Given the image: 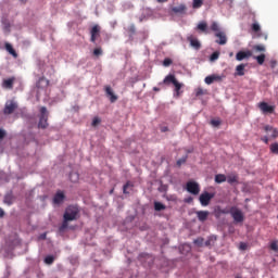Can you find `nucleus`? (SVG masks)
I'll return each mask as SVG.
<instances>
[{
	"label": "nucleus",
	"mask_w": 278,
	"mask_h": 278,
	"mask_svg": "<svg viewBox=\"0 0 278 278\" xmlns=\"http://www.w3.org/2000/svg\"><path fill=\"white\" fill-rule=\"evenodd\" d=\"M226 181L230 185L238 184L237 174H229L228 176H226Z\"/></svg>",
	"instance_id": "nucleus-21"
},
{
	"label": "nucleus",
	"mask_w": 278,
	"mask_h": 278,
	"mask_svg": "<svg viewBox=\"0 0 278 278\" xmlns=\"http://www.w3.org/2000/svg\"><path fill=\"white\" fill-rule=\"evenodd\" d=\"M261 140H262L263 142H265V144H268V137H267V136L262 137Z\"/></svg>",
	"instance_id": "nucleus-52"
},
{
	"label": "nucleus",
	"mask_w": 278,
	"mask_h": 278,
	"mask_svg": "<svg viewBox=\"0 0 278 278\" xmlns=\"http://www.w3.org/2000/svg\"><path fill=\"white\" fill-rule=\"evenodd\" d=\"M17 109H18V103H16V101L14 100H9L4 105L3 114L5 115L14 114L15 110Z\"/></svg>",
	"instance_id": "nucleus-5"
},
{
	"label": "nucleus",
	"mask_w": 278,
	"mask_h": 278,
	"mask_svg": "<svg viewBox=\"0 0 278 278\" xmlns=\"http://www.w3.org/2000/svg\"><path fill=\"white\" fill-rule=\"evenodd\" d=\"M2 138H5V130L0 129V140H2Z\"/></svg>",
	"instance_id": "nucleus-51"
},
{
	"label": "nucleus",
	"mask_w": 278,
	"mask_h": 278,
	"mask_svg": "<svg viewBox=\"0 0 278 278\" xmlns=\"http://www.w3.org/2000/svg\"><path fill=\"white\" fill-rule=\"evenodd\" d=\"M252 31H254V34H257L258 38H262V36H264L265 40H268V35H264L262 33V28L260 27V24L257 23L252 24Z\"/></svg>",
	"instance_id": "nucleus-13"
},
{
	"label": "nucleus",
	"mask_w": 278,
	"mask_h": 278,
	"mask_svg": "<svg viewBox=\"0 0 278 278\" xmlns=\"http://www.w3.org/2000/svg\"><path fill=\"white\" fill-rule=\"evenodd\" d=\"M105 92H106V96L110 98L111 103H116V101H118V97L116 94H114L112 87L106 86Z\"/></svg>",
	"instance_id": "nucleus-14"
},
{
	"label": "nucleus",
	"mask_w": 278,
	"mask_h": 278,
	"mask_svg": "<svg viewBox=\"0 0 278 278\" xmlns=\"http://www.w3.org/2000/svg\"><path fill=\"white\" fill-rule=\"evenodd\" d=\"M215 38H217L215 40L216 45H227V33H225V30H219L218 33H215Z\"/></svg>",
	"instance_id": "nucleus-8"
},
{
	"label": "nucleus",
	"mask_w": 278,
	"mask_h": 278,
	"mask_svg": "<svg viewBox=\"0 0 278 278\" xmlns=\"http://www.w3.org/2000/svg\"><path fill=\"white\" fill-rule=\"evenodd\" d=\"M197 29H199L203 34H210V30L207 29V23L206 22H200L197 26Z\"/></svg>",
	"instance_id": "nucleus-19"
},
{
	"label": "nucleus",
	"mask_w": 278,
	"mask_h": 278,
	"mask_svg": "<svg viewBox=\"0 0 278 278\" xmlns=\"http://www.w3.org/2000/svg\"><path fill=\"white\" fill-rule=\"evenodd\" d=\"M269 149H270L271 153H274L275 155H278V143L277 142L271 143Z\"/></svg>",
	"instance_id": "nucleus-32"
},
{
	"label": "nucleus",
	"mask_w": 278,
	"mask_h": 278,
	"mask_svg": "<svg viewBox=\"0 0 278 278\" xmlns=\"http://www.w3.org/2000/svg\"><path fill=\"white\" fill-rule=\"evenodd\" d=\"M3 216H5V212L0 207V218H3Z\"/></svg>",
	"instance_id": "nucleus-54"
},
{
	"label": "nucleus",
	"mask_w": 278,
	"mask_h": 278,
	"mask_svg": "<svg viewBox=\"0 0 278 278\" xmlns=\"http://www.w3.org/2000/svg\"><path fill=\"white\" fill-rule=\"evenodd\" d=\"M187 40H188L190 47H192V49H195V51H199L201 49V41H199V39L197 37H194L193 35H189L187 37Z\"/></svg>",
	"instance_id": "nucleus-9"
},
{
	"label": "nucleus",
	"mask_w": 278,
	"mask_h": 278,
	"mask_svg": "<svg viewBox=\"0 0 278 278\" xmlns=\"http://www.w3.org/2000/svg\"><path fill=\"white\" fill-rule=\"evenodd\" d=\"M101 123V118H99V117H94L93 119H92V127H97V125H99Z\"/></svg>",
	"instance_id": "nucleus-42"
},
{
	"label": "nucleus",
	"mask_w": 278,
	"mask_h": 278,
	"mask_svg": "<svg viewBox=\"0 0 278 278\" xmlns=\"http://www.w3.org/2000/svg\"><path fill=\"white\" fill-rule=\"evenodd\" d=\"M129 36H134L136 34V25L131 24L127 29Z\"/></svg>",
	"instance_id": "nucleus-35"
},
{
	"label": "nucleus",
	"mask_w": 278,
	"mask_h": 278,
	"mask_svg": "<svg viewBox=\"0 0 278 278\" xmlns=\"http://www.w3.org/2000/svg\"><path fill=\"white\" fill-rule=\"evenodd\" d=\"M153 90H154V92H160V88H157V87H154Z\"/></svg>",
	"instance_id": "nucleus-57"
},
{
	"label": "nucleus",
	"mask_w": 278,
	"mask_h": 278,
	"mask_svg": "<svg viewBox=\"0 0 278 278\" xmlns=\"http://www.w3.org/2000/svg\"><path fill=\"white\" fill-rule=\"evenodd\" d=\"M172 12H174L175 14H184V12H186V4H179L172 8Z\"/></svg>",
	"instance_id": "nucleus-18"
},
{
	"label": "nucleus",
	"mask_w": 278,
	"mask_h": 278,
	"mask_svg": "<svg viewBox=\"0 0 278 278\" xmlns=\"http://www.w3.org/2000/svg\"><path fill=\"white\" fill-rule=\"evenodd\" d=\"M53 262H55V257L53 255H48L45 257V264H48L49 266H51Z\"/></svg>",
	"instance_id": "nucleus-30"
},
{
	"label": "nucleus",
	"mask_w": 278,
	"mask_h": 278,
	"mask_svg": "<svg viewBox=\"0 0 278 278\" xmlns=\"http://www.w3.org/2000/svg\"><path fill=\"white\" fill-rule=\"evenodd\" d=\"M254 51H261V52H264V51H266V47H264V46H254Z\"/></svg>",
	"instance_id": "nucleus-41"
},
{
	"label": "nucleus",
	"mask_w": 278,
	"mask_h": 278,
	"mask_svg": "<svg viewBox=\"0 0 278 278\" xmlns=\"http://www.w3.org/2000/svg\"><path fill=\"white\" fill-rule=\"evenodd\" d=\"M39 129H47L49 127V112L47 111V106L40 108V117L38 123Z\"/></svg>",
	"instance_id": "nucleus-2"
},
{
	"label": "nucleus",
	"mask_w": 278,
	"mask_h": 278,
	"mask_svg": "<svg viewBox=\"0 0 278 278\" xmlns=\"http://www.w3.org/2000/svg\"><path fill=\"white\" fill-rule=\"evenodd\" d=\"M248 247H249V245H248L247 243H244V242H241V243L239 244L240 251H247Z\"/></svg>",
	"instance_id": "nucleus-45"
},
{
	"label": "nucleus",
	"mask_w": 278,
	"mask_h": 278,
	"mask_svg": "<svg viewBox=\"0 0 278 278\" xmlns=\"http://www.w3.org/2000/svg\"><path fill=\"white\" fill-rule=\"evenodd\" d=\"M235 278H242V276H240V275H237Z\"/></svg>",
	"instance_id": "nucleus-61"
},
{
	"label": "nucleus",
	"mask_w": 278,
	"mask_h": 278,
	"mask_svg": "<svg viewBox=\"0 0 278 278\" xmlns=\"http://www.w3.org/2000/svg\"><path fill=\"white\" fill-rule=\"evenodd\" d=\"M252 55H253V53H251V51H239L236 54V60L238 62H242V60H247V59L251 58Z\"/></svg>",
	"instance_id": "nucleus-12"
},
{
	"label": "nucleus",
	"mask_w": 278,
	"mask_h": 278,
	"mask_svg": "<svg viewBox=\"0 0 278 278\" xmlns=\"http://www.w3.org/2000/svg\"><path fill=\"white\" fill-rule=\"evenodd\" d=\"M225 181H227V176H225V174L215 175V182L216 184H225Z\"/></svg>",
	"instance_id": "nucleus-23"
},
{
	"label": "nucleus",
	"mask_w": 278,
	"mask_h": 278,
	"mask_svg": "<svg viewBox=\"0 0 278 278\" xmlns=\"http://www.w3.org/2000/svg\"><path fill=\"white\" fill-rule=\"evenodd\" d=\"M4 203H7V205H12V195H5Z\"/></svg>",
	"instance_id": "nucleus-40"
},
{
	"label": "nucleus",
	"mask_w": 278,
	"mask_h": 278,
	"mask_svg": "<svg viewBox=\"0 0 278 278\" xmlns=\"http://www.w3.org/2000/svg\"><path fill=\"white\" fill-rule=\"evenodd\" d=\"M5 50L8 51V53H10V55L14 56V58H18V53H16V50H14V48L11 46V43H5L4 45Z\"/></svg>",
	"instance_id": "nucleus-20"
},
{
	"label": "nucleus",
	"mask_w": 278,
	"mask_h": 278,
	"mask_svg": "<svg viewBox=\"0 0 278 278\" xmlns=\"http://www.w3.org/2000/svg\"><path fill=\"white\" fill-rule=\"evenodd\" d=\"M177 81V78L175 77V75L169 74L167 75L162 83H160V86H162V84H164L165 86H170V84H174Z\"/></svg>",
	"instance_id": "nucleus-16"
},
{
	"label": "nucleus",
	"mask_w": 278,
	"mask_h": 278,
	"mask_svg": "<svg viewBox=\"0 0 278 278\" xmlns=\"http://www.w3.org/2000/svg\"><path fill=\"white\" fill-rule=\"evenodd\" d=\"M170 64H173L172 59H168V58L164 59L163 66L168 67V66H170Z\"/></svg>",
	"instance_id": "nucleus-36"
},
{
	"label": "nucleus",
	"mask_w": 278,
	"mask_h": 278,
	"mask_svg": "<svg viewBox=\"0 0 278 278\" xmlns=\"http://www.w3.org/2000/svg\"><path fill=\"white\" fill-rule=\"evenodd\" d=\"M277 136H278V130H277V128H274L271 130V138H277Z\"/></svg>",
	"instance_id": "nucleus-48"
},
{
	"label": "nucleus",
	"mask_w": 278,
	"mask_h": 278,
	"mask_svg": "<svg viewBox=\"0 0 278 278\" xmlns=\"http://www.w3.org/2000/svg\"><path fill=\"white\" fill-rule=\"evenodd\" d=\"M195 214H197V218H198V220H200V223H205V220H207V218L210 217L208 211H198V212H195Z\"/></svg>",
	"instance_id": "nucleus-15"
},
{
	"label": "nucleus",
	"mask_w": 278,
	"mask_h": 278,
	"mask_svg": "<svg viewBox=\"0 0 278 278\" xmlns=\"http://www.w3.org/2000/svg\"><path fill=\"white\" fill-rule=\"evenodd\" d=\"M255 60L257 61V64L262 66V64H264V62L266 61V54H260L255 56Z\"/></svg>",
	"instance_id": "nucleus-28"
},
{
	"label": "nucleus",
	"mask_w": 278,
	"mask_h": 278,
	"mask_svg": "<svg viewBox=\"0 0 278 278\" xmlns=\"http://www.w3.org/2000/svg\"><path fill=\"white\" fill-rule=\"evenodd\" d=\"M64 199H66V195L63 191H56V193L53 197V203L54 205H61V203H64Z\"/></svg>",
	"instance_id": "nucleus-11"
},
{
	"label": "nucleus",
	"mask_w": 278,
	"mask_h": 278,
	"mask_svg": "<svg viewBox=\"0 0 278 278\" xmlns=\"http://www.w3.org/2000/svg\"><path fill=\"white\" fill-rule=\"evenodd\" d=\"M98 38H101V26H99V24H96L90 29V42L94 45Z\"/></svg>",
	"instance_id": "nucleus-7"
},
{
	"label": "nucleus",
	"mask_w": 278,
	"mask_h": 278,
	"mask_svg": "<svg viewBox=\"0 0 278 278\" xmlns=\"http://www.w3.org/2000/svg\"><path fill=\"white\" fill-rule=\"evenodd\" d=\"M218 58H220V52L215 51V52H213V53L211 54L210 60H211V62H216V60H218Z\"/></svg>",
	"instance_id": "nucleus-33"
},
{
	"label": "nucleus",
	"mask_w": 278,
	"mask_h": 278,
	"mask_svg": "<svg viewBox=\"0 0 278 278\" xmlns=\"http://www.w3.org/2000/svg\"><path fill=\"white\" fill-rule=\"evenodd\" d=\"M205 247H210V240L205 242Z\"/></svg>",
	"instance_id": "nucleus-58"
},
{
	"label": "nucleus",
	"mask_w": 278,
	"mask_h": 278,
	"mask_svg": "<svg viewBox=\"0 0 278 278\" xmlns=\"http://www.w3.org/2000/svg\"><path fill=\"white\" fill-rule=\"evenodd\" d=\"M203 94H207V91L203 90L201 87L195 89V97H203Z\"/></svg>",
	"instance_id": "nucleus-34"
},
{
	"label": "nucleus",
	"mask_w": 278,
	"mask_h": 278,
	"mask_svg": "<svg viewBox=\"0 0 278 278\" xmlns=\"http://www.w3.org/2000/svg\"><path fill=\"white\" fill-rule=\"evenodd\" d=\"M211 125H213V127H218L220 125V121L218 119H212L211 121Z\"/></svg>",
	"instance_id": "nucleus-46"
},
{
	"label": "nucleus",
	"mask_w": 278,
	"mask_h": 278,
	"mask_svg": "<svg viewBox=\"0 0 278 278\" xmlns=\"http://www.w3.org/2000/svg\"><path fill=\"white\" fill-rule=\"evenodd\" d=\"M192 201H193L192 197L185 199V203H192Z\"/></svg>",
	"instance_id": "nucleus-53"
},
{
	"label": "nucleus",
	"mask_w": 278,
	"mask_h": 278,
	"mask_svg": "<svg viewBox=\"0 0 278 278\" xmlns=\"http://www.w3.org/2000/svg\"><path fill=\"white\" fill-rule=\"evenodd\" d=\"M182 86H184V85L180 84L178 80H176V81L174 83L176 97H179L180 90H181Z\"/></svg>",
	"instance_id": "nucleus-25"
},
{
	"label": "nucleus",
	"mask_w": 278,
	"mask_h": 278,
	"mask_svg": "<svg viewBox=\"0 0 278 278\" xmlns=\"http://www.w3.org/2000/svg\"><path fill=\"white\" fill-rule=\"evenodd\" d=\"M134 187V185L129 181H127L123 187L124 194H127V188Z\"/></svg>",
	"instance_id": "nucleus-37"
},
{
	"label": "nucleus",
	"mask_w": 278,
	"mask_h": 278,
	"mask_svg": "<svg viewBox=\"0 0 278 278\" xmlns=\"http://www.w3.org/2000/svg\"><path fill=\"white\" fill-rule=\"evenodd\" d=\"M258 108L263 114H273L275 112V106L269 105L267 102L258 103Z\"/></svg>",
	"instance_id": "nucleus-10"
},
{
	"label": "nucleus",
	"mask_w": 278,
	"mask_h": 278,
	"mask_svg": "<svg viewBox=\"0 0 278 278\" xmlns=\"http://www.w3.org/2000/svg\"><path fill=\"white\" fill-rule=\"evenodd\" d=\"M22 3H27V0H20Z\"/></svg>",
	"instance_id": "nucleus-60"
},
{
	"label": "nucleus",
	"mask_w": 278,
	"mask_h": 278,
	"mask_svg": "<svg viewBox=\"0 0 278 278\" xmlns=\"http://www.w3.org/2000/svg\"><path fill=\"white\" fill-rule=\"evenodd\" d=\"M229 58H233V52H230V53H229Z\"/></svg>",
	"instance_id": "nucleus-59"
},
{
	"label": "nucleus",
	"mask_w": 278,
	"mask_h": 278,
	"mask_svg": "<svg viewBox=\"0 0 278 278\" xmlns=\"http://www.w3.org/2000/svg\"><path fill=\"white\" fill-rule=\"evenodd\" d=\"M193 242L197 247H203V238H198Z\"/></svg>",
	"instance_id": "nucleus-43"
},
{
	"label": "nucleus",
	"mask_w": 278,
	"mask_h": 278,
	"mask_svg": "<svg viewBox=\"0 0 278 278\" xmlns=\"http://www.w3.org/2000/svg\"><path fill=\"white\" fill-rule=\"evenodd\" d=\"M154 210H155V212H162V210H166V205H164L161 202H155L154 203Z\"/></svg>",
	"instance_id": "nucleus-27"
},
{
	"label": "nucleus",
	"mask_w": 278,
	"mask_h": 278,
	"mask_svg": "<svg viewBox=\"0 0 278 278\" xmlns=\"http://www.w3.org/2000/svg\"><path fill=\"white\" fill-rule=\"evenodd\" d=\"M204 81L207 84V86H211V84L214 83V78H212V75H210L205 77Z\"/></svg>",
	"instance_id": "nucleus-38"
},
{
	"label": "nucleus",
	"mask_w": 278,
	"mask_h": 278,
	"mask_svg": "<svg viewBox=\"0 0 278 278\" xmlns=\"http://www.w3.org/2000/svg\"><path fill=\"white\" fill-rule=\"evenodd\" d=\"M78 214H79V208H77V206H68L65 210V213L63 215V223L59 227V231L61 233H64L66 229H68V223H71V220H77Z\"/></svg>",
	"instance_id": "nucleus-1"
},
{
	"label": "nucleus",
	"mask_w": 278,
	"mask_h": 278,
	"mask_svg": "<svg viewBox=\"0 0 278 278\" xmlns=\"http://www.w3.org/2000/svg\"><path fill=\"white\" fill-rule=\"evenodd\" d=\"M186 190L190 194H193L194 197H197V194L201 192V187L198 185L197 181H188L186 185Z\"/></svg>",
	"instance_id": "nucleus-6"
},
{
	"label": "nucleus",
	"mask_w": 278,
	"mask_h": 278,
	"mask_svg": "<svg viewBox=\"0 0 278 278\" xmlns=\"http://www.w3.org/2000/svg\"><path fill=\"white\" fill-rule=\"evenodd\" d=\"M213 81H223V76H218V75H211Z\"/></svg>",
	"instance_id": "nucleus-44"
},
{
	"label": "nucleus",
	"mask_w": 278,
	"mask_h": 278,
	"mask_svg": "<svg viewBox=\"0 0 278 278\" xmlns=\"http://www.w3.org/2000/svg\"><path fill=\"white\" fill-rule=\"evenodd\" d=\"M161 131H162L163 134L166 132V131H168V127L163 126V127L161 128Z\"/></svg>",
	"instance_id": "nucleus-55"
},
{
	"label": "nucleus",
	"mask_w": 278,
	"mask_h": 278,
	"mask_svg": "<svg viewBox=\"0 0 278 278\" xmlns=\"http://www.w3.org/2000/svg\"><path fill=\"white\" fill-rule=\"evenodd\" d=\"M245 66H247V65H244V64H240V65H238V66L236 67L237 75H238L239 77L244 76V68H245Z\"/></svg>",
	"instance_id": "nucleus-24"
},
{
	"label": "nucleus",
	"mask_w": 278,
	"mask_h": 278,
	"mask_svg": "<svg viewBox=\"0 0 278 278\" xmlns=\"http://www.w3.org/2000/svg\"><path fill=\"white\" fill-rule=\"evenodd\" d=\"M168 0H156V3H167Z\"/></svg>",
	"instance_id": "nucleus-56"
},
{
	"label": "nucleus",
	"mask_w": 278,
	"mask_h": 278,
	"mask_svg": "<svg viewBox=\"0 0 278 278\" xmlns=\"http://www.w3.org/2000/svg\"><path fill=\"white\" fill-rule=\"evenodd\" d=\"M215 194L214 193H210L207 191L203 192L200 194L199 197V201L202 205V207H207V205H210L212 199H214Z\"/></svg>",
	"instance_id": "nucleus-4"
},
{
	"label": "nucleus",
	"mask_w": 278,
	"mask_h": 278,
	"mask_svg": "<svg viewBox=\"0 0 278 278\" xmlns=\"http://www.w3.org/2000/svg\"><path fill=\"white\" fill-rule=\"evenodd\" d=\"M222 214H230L233 218L235 223H244V214H242V211L240 208L232 206L229 212L222 211Z\"/></svg>",
	"instance_id": "nucleus-3"
},
{
	"label": "nucleus",
	"mask_w": 278,
	"mask_h": 278,
	"mask_svg": "<svg viewBox=\"0 0 278 278\" xmlns=\"http://www.w3.org/2000/svg\"><path fill=\"white\" fill-rule=\"evenodd\" d=\"M203 5V0H193L192 8L199 10Z\"/></svg>",
	"instance_id": "nucleus-31"
},
{
	"label": "nucleus",
	"mask_w": 278,
	"mask_h": 278,
	"mask_svg": "<svg viewBox=\"0 0 278 278\" xmlns=\"http://www.w3.org/2000/svg\"><path fill=\"white\" fill-rule=\"evenodd\" d=\"M188 161V156H184L177 161V166H181V164H186Z\"/></svg>",
	"instance_id": "nucleus-39"
},
{
	"label": "nucleus",
	"mask_w": 278,
	"mask_h": 278,
	"mask_svg": "<svg viewBox=\"0 0 278 278\" xmlns=\"http://www.w3.org/2000/svg\"><path fill=\"white\" fill-rule=\"evenodd\" d=\"M49 86V80L45 77L39 78L37 81V88H47Z\"/></svg>",
	"instance_id": "nucleus-22"
},
{
	"label": "nucleus",
	"mask_w": 278,
	"mask_h": 278,
	"mask_svg": "<svg viewBox=\"0 0 278 278\" xmlns=\"http://www.w3.org/2000/svg\"><path fill=\"white\" fill-rule=\"evenodd\" d=\"M4 23V29H7V31H10V22H3Z\"/></svg>",
	"instance_id": "nucleus-50"
},
{
	"label": "nucleus",
	"mask_w": 278,
	"mask_h": 278,
	"mask_svg": "<svg viewBox=\"0 0 278 278\" xmlns=\"http://www.w3.org/2000/svg\"><path fill=\"white\" fill-rule=\"evenodd\" d=\"M273 129H274L273 126H268V125H267V126L264 127V130H265L267 134H268V131H273Z\"/></svg>",
	"instance_id": "nucleus-49"
},
{
	"label": "nucleus",
	"mask_w": 278,
	"mask_h": 278,
	"mask_svg": "<svg viewBox=\"0 0 278 278\" xmlns=\"http://www.w3.org/2000/svg\"><path fill=\"white\" fill-rule=\"evenodd\" d=\"M93 55L94 58H100V55H103V49L101 47L94 48Z\"/></svg>",
	"instance_id": "nucleus-29"
},
{
	"label": "nucleus",
	"mask_w": 278,
	"mask_h": 278,
	"mask_svg": "<svg viewBox=\"0 0 278 278\" xmlns=\"http://www.w3.org/2000/svg\"><path fill=\"white\" fill-rule=\"evenodd\" d=\"M270 249H271V251H278V244H277V242H271V243H270Z\"/></svg>",
	"instance_id": "nucleus-47"
},
{
	"label": "nucleus",
	"mask_w": 278,
	"mask_h": 278,
	"mask_svg": "<svg viewBox=\"0 0 278 278\" xmlns=\"http://www.w3.org/2000/svg\"><path fill=\"white\" fill-rule=\"evenodd\" d=\"M210 29H211V31H214L215 34H218V31H222L220 26L216 22H213L211 24Z\"/></svg>",
	"instance_id": "nucleus-26"
},
{
	"label": "nucleus",
	"mask_w": 278,
	"mask_h": 278,
	"mask_svg": "<svg viewBox=\"0 0 278 278\" xmlns=\"http://www.w3.org/2000/svg\"><path fill=\"white\" fill-rule=\"evenodd\" d=\"M14 81H16L15 77L4 79L2 81V87L7 88V90H12V88H14Z\"/></svg>",
	"instance_id": "nucleus-17"
}]
</instances>
